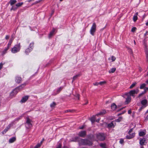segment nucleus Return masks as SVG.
<instances>
[{
    "instance_id": "1",
    "label": "nucleus",
    "mask_w": 148,
    "mask_h": 148,
    "mask_svg": "<svg viewBox=\"0 0 148 148\" xmlns=\"http://www.w3.org/2000/svg\"><path fill=\"white\" fill-rule=\"evenodd\" d=\"M21 47L20 43L15 45L12 49L11 51L12 53H14L19 51Z\"/></svg>"
},
{
    "instance_id": "2",
    "label": "nucleus",
    "mask_w": 148,
    "mask_h": 148,
    "mask_svg": "<svg viewBox=\"0 0 148 148\" xmlns=\"http://www.w3.org/2000/svg\"><path fill=\"white\" fill-rule=\"evenodd\" d=\"M139 92V90L138 89L136 90H130L129 92L125 94V95H128L130 97L132 96L134 97H135V94H137Z\"/></svg>"
},
{
    "instance_id": "3",
    "label": "nucleus",
    "mask_w": 148,
    "mask_h": 148,
    "mask_svg": "<svg viewBox=\"0 0 148 148\" xmlns=\"http://www.w3.org/2000/svg\"><path fill=\"white\" fill-rule=\"evenodd\" d=\"M96 25L95 23L92 24V25L90 30V33L92 36L94 35V33L96 30Z\"/></svg>"
},
{
    "instance_id": "4",
    "label": "nucleus",
    "mask_w": 148,
    "mask_h": 148,
    "mask_svg": "<svg viewBox=\"0 0 148 148\" xmlns=\"http://www.w3.org/2000/svg\"><path fill=\"white\" fill-rule=\"evenodd\" d=\"M31 122V120L29 118H27L25 124V126L27 128H29L32 126Z\"/></svg>"
},
{
    "instance_id": "5",
    "label": "nucleus",
    "mask_w": 148,
    "mask_h": 148,
    "mask_svg": "<svg viewBox=\"0 0 148 148\" xmlns=\"http://www.w3.org/2000/svg\"><path fill=\"white\" fill-rule=\"evenodd\" d=\"M97 138L100 140H103L105 139V138L104 134L99 133L97 135Z\"/></svg>"
},
{
    "instance_id": "6",
    "label": "nucleus",
    "mask_w": 148,
    "mask_h": 148,
    "mask_svg": "<svg viewBox=\"0 0 148 148\" xmlns=\"http://www.w3.org/2000/svg\"><path fill=\"white\" fill-rule=\"evenodd\" d=\"M81 141L82 144L84 145H92V143L90 141L88 140H84L82 139L81 140Z\"/></svg>"
},
{
    "instance_id": "7",
    "label": "nucleus",
    "mask_w": 148,
    "mask_h": 148,
    "mask_svg": "<svg viewBox=\"0 0 148 148\" xmlns=\"http://www.w3.org/2000/svg\"><path fill=\"white\" fill-rule=\"evenodd\" d=\"M34 45V43H30L29 45V47L26 49L25 52L27 54L30 52L32 50Z\"/></svg>"
},
{
    "instance_id": "8",
    "label": "nucleus",
    "mask_w": 148,
    "mask_h": 148,
    "mask_svg": "<svg viewBox=\"0 0 148 148\" xmlns=\"http://www.w3.org/2000/svg\"><path fill=\"white\" fill-rule=\"evenodd\" d=\"M126 97L127 98H126V101H125V103L126 104L129 103L130 101L131 100V97L128 95H125V94L124 95V97Z\"/></svg>"
},
{
    "instance_id": "9",
    "label": "nucleus",
    "mask_w": 148,
    "mask_h": 148,
    "mask_svg": "<svg viewBox=\"0 0 148 148\" xmlns=\"http://www.w3.org/2000/svg\"><path fill=\"white\" fill-rule=\"evenodd\" d=\"M116 124L115 121H113L111 123L108 124V127L109 128H114Z\"/></svg>"
},
{
    "instance_id": "10",
    "label": "nucleus",
    "mask_w": 148,
    "mask_h": 148,
    "mask_svg": "<svg viewBox=\"0 0 148 148\" xmlns=\"http://www.w3.org/2000/svg\"><path fill=\"white\" fill-rule=\"evenodd\" d=\"M12 124H10L2 132L3 134H5L8 131L10 128L12 126Z\"/></svg>"
},
{
    "instance_id": "11",
    "label": "nucleus",
    "mask_w": 148,
    "mask_h": 148,
    "mask_svg": "<svg viewBox=\"0 0 148 148\" xmlns=\"http://www.w3.org/2000/svg\"><path fill=\"white\" fill-rule=\"evenodd\" d=\"M15 81L16 83H19L22 81V78L19 76H16L15 77Z\"/></svg>"
},
{
    "instance_id": "12",
    "label": "nucleus",
    "mask_w": 148,
    "mask_h": 148,
    "mask_svg": "<svg viewBox=\"0 0 148 148\" xmlns=\"http://www.w3.org/2000/svg\"><path fill=\"white\" fill-rule=\"evenodd\" d=\"M86 135V132L85 131H81L78 134L80 137H84Z\"/></svg>"
},
{
    "instance_id": "13",
    "label": "nucleus",
    "mask_w": 148,
    "mask_h": 148,
    "mask_svg": "<svg viewBox=\"0 0 148 148\" xmlns=\"http://www.w3.org/2000/svg\"><path fill=\"white\" fill-rule=\"evenodd\" d=\"M139 143L140 145H145V143H146V139L145 138H143L141 139Z\"/></svg>"
},
{
    "instance_id": "14",
    "label": "nucleus",
    "mask_w": 148,
    "mask_h": 148,
    "mask_svg": "<svg viewBox=\"0 0 148 148\" xmlns=\"http://www.w3.org/2000/svg\"><path fill=\"white\" fill-rule=\"evenodd\" d=\"M135 135V134L134 133H132L130 135H127L126 136V138L127 139H130L133 138Z\"/></svg>"
},
{
    "instance_id": "15",
    "label": "nucleus",
    "mask_w": 148,
    "mask_h": 148,
    "mask_svg": "<svg viewBox=\"0 0 148 148\" xmlns=\"http://www.w3.org/2000/svg\"><path fill=\"white\" fill-rule=\"evenodd\" d=\"M147 100L146 99H144L141 101V103L143 106L146 107L147 106Z\"/></svg>"
},
{
    "instance_id": "16",
    "label": "nucleus",
    "mask_w": 148,
    "mask_h": 148,
    "mask_svg": "<svg viewBox=\"0 0 148 148\" xmlns=\"http://www.w3.org/2000/svg\"><path fill=\"white\" fill-rule=\"evenodd\" d=\"M28 96H25L22 98L20 102L22 103H25L28 99Z\"/></svg>"
},
{
    "instance_id": "17",
    "label": "nucleus",
    "mask_w": 148,
    "mask_h": 148,
    "mask_svg": "<svg viewBox=\"0 0 148 148\" xmlns=\"http://www.w3.org/2000/svg\"><path fill=\"white\" fill-rule=\"evenodd\" d=\"M146 134V131L144 130V131H140L139 133V136H142L145 135Z\"/></svg>"
},
{
    "instance_id": "18",
    "label": "nucleus",
    "mask_w": 148,
    "mask_h": 148,
    "mask_svg": "<svg viewBox=\"0 0 148 148\" xmlns=\"http://www.w3.org/2000/svg\"><path fill=\"white\" fill-rule=\"evenodd\" d=\"M62 87H60L58 88L57 89V90H56V93L54 92L53 94V95H56L57 94L59 93L60 92V91L62 90Z\"/></svg>"
},
{
    "instance_id": "19",
    "label": "nucleus",
    "mask_w": 148,
    "mask_h": 148,
    "mask_svg": "<svg viewBox=\"0 0 148 148\" xmlns=\"http://www.w3.org/2000/svg\"><path fill=\"white\" fill-rule=\"evenodd\" d=\"M55 31V29L54 28H53L52 30L50 32L49 34V38L51 37L54 34V32Z\"/></svg>"
},
{
    "instance_id": "20",
    "label": "nucleus",
    "mask_w": 148,
    "mask_h": 148,
    "mask_svg": "<svg viewBox=\"0 0 148 148\" xmlns=\"http://www.w3.org/2000/svg\"><path fill=\"white\" fill-rule=\"evenodd\" d=\"M106 111L105 110H103L100 112L99 113L97 114L96 115H102L105 114L106 113Z\"/></svg>"
},
{
    "instance_id": "21",
    "label": "nucleus",
    "mask_w": 148,
    "mask_h": 148,
    "mask_svg": "<svg viewBox=\"0 0 148 148\" xmlns=\"http://www.w3.org/2000/svg\"><path fill=\"white\" fill-rule=\"evenodd\" d=\"M16 140V138L15 137H12L9 140V143H13Z\"/></svg>"
},
{
    "instance_id": "22",
    "label": "nucleus",
    "mask_w": 148,
    "mask_h": 148,
    "mask_svg": "<svg viewBox=\"0 0 148 148\" xmlns=\"http://www.w3.org/2000/svg\"><path fill=\"white\" fill-rule=\"evenodd\" d=\"M96 115L93 116H92L90 119V120L91 121V122L93 123H94L96 120Z\"/></svg>"
},
{
    "instance_id": "23",
    "label": "nucleus",
    "mask_w": 148,
    "mask_h": 148,
    "mask_svg": "<svg viewBox=\"0 0 148 148\" xmlns=\"http://www.w3.org/2000/svg\"><path fill=\"white\" fill-rule=\"evenodd\" d=\"M116 108V106L114 103H113L111 106L112 109L113 110H115Z\"/></svg>"
},
{
    "instance_id": "24",
    "label": "nucleus",
    "mask_w": 148,
    "mask_h": 148,
    "mask_svg": "<svg viewBox=\"0 0 148 148\" xmlns=\"http://www.w3.org/2000/svg\"><path fill=\"white\" fill-rule=\"evenodd\" d=\"M16 2L17 1L16 0H10L9 2V3L11 5H12Z\"/></svg>"
},
{
    "instance_id": "25",
    "label": "nucleus",
    "mask_w": 148,
    "mask_h": 148,
    "mask_svg": "<svg viewBox=\"0 0 148 148\" xmlns=\"http://www.w3.org/2000/svg\"><path fill=\"white\" fill-rule=\"evenodd\" d=\"M116 70L115 68H113L109 71V73H114Z\"/></svg>"
},
{
    "instance_id": "26",
    "label": "nucleus",
    "mask_w": 148,
    "mask_h": 148,
    "mask_svg": "<svg viewBox=\"0 0 148 148\" xmlns=\"http://www.w3.org/2000/svg\"><path fill=\"white\" fill-rule=\"evenodd\" d=\"M9 47H7L5 48L2 51V54L3 55H4L5 53H7V51L9 49Z\"/></svg>"
},
{
    "instance_id": "27",
    "label": "nucleus",
    "mask_w": 148,
    "mask_h": 148,
    "mask_svg": "<svg viewBox=\"0 0 148 148\" xmlns=\"http://www.w3.org/2000/svg\"><path fill=\"white\" fill-rule=\"evenodd\" d=\"M138 14V13L137 12L135 14L134 16L133 19L134 21H136L137 20V15Z\"/></svg>"
},
{
    "instance_id": "28",
    "label": "nucleus",
    "mask_w": 148,
    "mask_h": 148,
    "mask_svg": "<svg viewBox=\"0 0 148 148\" xmlns=\"http://www.w3.org/2000/svg\"><path fill=\"white\" fill-rule=\"evenodd\" d=\"M137 83L136 82H134L130 86V89H132L134 87H135V86L136 85Z\"/></svg>"
},
{
    "instance_id": "29",
    "label": "nucleus",
    "mask_w": 148,
    "mask_h": 148,
    "mask_svg": "<svg viewBox=\"0 0 148 148\" xmlns=\"http://www.w3.org/2000/svg\"><path fill=\"white\" fill-rule=\"evenodd\" d=\"M23 2L18 3L16 4V6L17 7V8L21 6L23 4Z\"/></svg>"
},
{
    "instance_id": "30",
    "label": "nucleus",
    "mask_w": 148,
    "mask_h": 148,
    "mask_svg": "<svg viewBox=\"0 0 148 148\" xmlns=\"http://www.w3.org/2000/svg\"><path fill=\"white\" fill-rule=\"evenodd\" d=\"M12 7L10 9L11 10H15L17 8V7L16 6V5H12Z\"/></svg>"
},
{
    "instance_id": "31",
    "label": "nucleus",
    "mask_w": 148,
    "mask_h": 148,
    "mask_svg": "<svg viewBox=\"0 0 148 148\" xmlns=\"http://www.w3.org/2000/svg\"><path fill=\"white\" fill-rule=\"evenodd\" d=\"M26 85V84L25 83H24L17 88V89L20 88H22L24 87Z\"/></svg>"
},
{
    "instance_id": "32",
    "label": "nucleus",
    "mask_w": 148,
    "mask_h": 148,
    "mask_svg": "<svg viewBox=\"0 0 148 148\" xmlns=\"http://www.w3.org/2000/svg\"><path fill=\"white\" fill-rule=\"evenodd\" d=\"M79 75H80L78 74V75H76L74 76L73 77V80L72 81V82H73V81L74 80H75L77 79V78L78 77H79Z\"/></svg>"
},
{
    "instance_id": "33",
    "label": "nucleus",
    "mask_w": 148,
    "mask_h": 148,
    "mask_svg": "<svg viewBox=\"0 0 148 148\" xmlns=\"http://www.w3.org/2000/svg\"><path fill=\"white\" fill-rule=\"evenodd\" d=\"M146 86V84H141L140 86V89H143Z\"/></svg>"
},
{
    "instance_id": "34",
    "label": "nucleus",
    "mask_w": 148,
    "mask_h": 148,
    "mask_svg": "<svg viewBox=\"0 0 148 148\" xmlns=\"http://www.w3.org/2000/svg\"><path fill=\"white\" fill-rule=\"evenodd\" d=\"M106 83V82L105 81L101 82L99 83V84L101 85H103Z\"/></svg>"
},
{
    "instance_id": "35",
    "label": "nucleus",
    "mask_w": 148,
    "mask_h": 148,
    "mask_svg": "<svg viewBox=\"0 0 148 148\" xmlns=\"http://www.w3.org/2000/svg\"><path fill=\"white\" fill-rule=\"evenodd\" d=\"M56 105V103L54 102H52L50 104V107L51 108H53L54 107V106Z\"/></svg>"
},
{
    "instance_id": "36",
    "label": "nucleus",
    "mask_w": 148,
    "mask_h": 148,
    "mask_svg": "<svg viewBox=\"0 0 148 148\" xmlns=\"http://www.w3.org/2000/svg\"><path fill=\"white\" fill-rule=\"evenodd\" d=\"M100 146L103 148H106V145L104 143H101Z\"/></svg>"
},
{
    "instance_id": "37",
    "label": "nucleus",
    "mask_w": 148,
    "mask_h": 148,
    "mask_svg": "<svg viewBox=\"0 0 148 148\" xmlns=\"http://www.w3.org/2000/svg\"><path fill=\"white\" fill-rule=\"evenodd\" d=\"M122 119L121 117H119L118 119H117L115 120V121L117 122H119L121 121Z\"/></svg>"
},
{
    "instance_id": "38",
    "label": "nucleus",
    "mask_w": 148,
    "mask_h": 148,
    "mask_svg": "<svg viewBox=\"0 0 148 148\" xmlns=\"http://www.w3.org/2000/svg\"><path fill=\"white\" fill-rule=\"evenodd\" d=\"M17 88L16 89L14 90L13 91V92L14 93H15L16 94L17 93V90H18V91L20 90V89H21L22 88H19V89H17Z\"/></svg>"
},
{
    "instance_id": "39",
    "label": "nucleus",
    "mask_w": 148,
    "mask_h": 148,
    "mask_svg": "<svg viewBox=\"0 0 148 148\" xmlns=\"http://www.w3.org/2000/svg\"><path fill=\"white\" fill-rule=\"evenodd\" d=\"M145 93V91L144 92H142V93L138 95V97H140L141 96L143 95Z\"/></svg>"
},
{
    "instance_id": "40",
    "label": "nucleus",
    "mask_w": 148,
    "mask_h": 148,
    "mask_svg": "<svg viewBox=\"0 0 148 148\" xmlns=\"http://www.w3.org/2000/svg\"><path fill=\"white\" fill-rule=\"evenodd\" d=\"M111 60L112 62L116 60V58L113 56H112L111 57Z\"/></svg>"
},
{
    "instance_id": "41",
    "label": "nucleus",
    "mask_w": 148,
    "mask_h": 148,
    "mask_svg": "<svg viewBox=\"0 0 148 148\" xmlns=\"http://www.w3.org/2000/svg\"><path fill=\"white\" fill-rule=\"evenodd\" d=\"M4 63V62H2L0 63V70L2 68L3 65Z\"/></svg>"
},
{
    "instance_id": "42",
    "label": "nucleus",
    "mask_w": 148,
    "mask_h": 148,
    "mask_svg": "<svg viewBox=\"0 0 148 148\" xmlns=\"http://www.w3.org/2000/svg\"><path fill=\"white\" fill-rule=\"evenodd\" d=\"M136 27H133L131 29V31L132 32H134L136 31Z\"/></svg>"
},
{
    "instance_id": "43",
    "label": "nucleus",
    "mask_w": 148,
    "mask_h": 148,
    "mask_svg": "<svg viewBox=\"0 0 148 148\" xmlns=\"http://www.w3.org/2000/svg\"><path fill=\"white\" fill-rule=\"evenodd\" d=\"M12 43V42L9 41V42H8V44L7 47L9 48L10 47V46Z\"/></svg>"
},
{
    "instance_id": "44",
    "label": "nucleus",
    "mask_w": 148,
    "mask_h": 148,
    "mask_svg": "<svg viewBox=\"0 0 148 148\" xmlns=\"http://www.w3.org/2000/svg\"><path fill=\"white\" fill-rule=\"evenodd\" d=\"M133 129L132 128L130 129L128 132L129 134L130 135V134H132L131 132L133 131Z\"/></svg>"
},
{
    "instance_id": "45",
    "label": "nucleus",
    "mask_w": 148,
    "mask_h": 148,
    "mask_svg": "<svg viewBox=\"0 0 148 148\" xmlns=\"http://www.w3.org/2000/svg\"><path fill=\"white\" fill-rule=\"evenodd\" d=\"M99 82H96L95 83H93V84L94 86H98L99 84Z\"/></svg>"
},
{
    "instance_id": "46",
    "label": "nucleus",
    "mask_w": 148,
    "mask_h": 148,
    "mask_svg": "<svg viewBox=\"0 0 148 148\" xmlns=\"http://www.w3.org/2000/svg\"><path fill=\"white\" fill-rule=\"evenodd\" d=\"M123 142L124 140L123 139H121L119 141L120 143L121 144H122L123 143Z\"/></svg>"
},
{
    "instance_id": "47",
    "label": "nucleus",
    "mask_w": 148,
    "mask_h": 148,
    "mask_svg": "<svg viewBox=\"0 0 148 148\" xmlns=\"http://www.w3.org/2000/svg\"><path fill=\"white\" fill-rule=\"evenodd\" d=\"M145 107H144V106H142L139 109V111H141V110L143 109Z\"/></svg>"
},
{
    "instance_id": "48",
    "label": "nucleus",
    "mask_w": 148,
    "mask_h": 148,
    "mask_svg": "<svg viewBox=\"0 0 148 148\" xmlns=\"http://www.w3.org/2000/svg\"><path fill=\"white\" fill-rule=\"evenodd\" d=\"M42 143V141L41 142V143L40 144H39V143H38V144H37L36 146H37V147H38V148H39L40 146V145H41Z\"/></svg>"
},
{
    "instance_id": "49",
    "label": "nucleus",
    "mask_w": 148,
    "mask_h": 148,
    "mask_svg": "<svg viewBox=\"0 0 148 148\" xmlns=\"http://www.w3.org/2000/svg\"><path fill=\"white\" fill-rule=\"evenodd\" d=\"M9 38V36L8 35H6L5 37V39H8Z\"/></svg>"
},
{
    "instance_id": "50",
    "label": "nucleus",
    "mask_w": 148,
    "mask_h": 148,
    "mask_svg": "<svg viewBox=\"0 0 148 148\" xmlns=\"http://www.w3.org/2000/svg\"><path fill=\"white\" fill-rule=\"evenodd\" d=\"M79 95L77 94V95L76 97L79 100Z\"/></svg>"
},
{
    "instance_id": "51",
    "label": "nucleus",
    "mask_w": 148,
    "mask_h": 148,
    "mask_svg": "<svg viewBox=\"0 0 148 148\" xmlns=\"http://www.w3.org/2000/svg\"><path fill=\"white\" fill-rule=\"evenodd\" d=\"M42 0H39L38 1H36V2H35V3H39V2H40V1H42Z\"/></svg>"
},
{
    "instance_id": "52",
    "label": "nucleus",
    "mask_w": 148,
    "mask_h": 148,
    "mask_svg": "<svg viewBox=\"0 0 148 148\" xmlns=\"http://www.w3.org/2000/svg\"><path fill=\"white\" fill-rule=\"evenodd\" d=\"M61 144H60L56 148H61Z\"/></svg>"
},
{
    "instance_id": "53",
    "label": "nucleus",
    "mask_w": 148,
    "mask_h": 148,
    "mask_svg": "<svg viewBox=\"0 0 148 148\" xmlns=\"http://www.w3.org/2000/svg\"><path fill=\"white\" fill-rule=\"evenodd\" d=\"M71 111L70 110H67L65 111V112H71Z\"/></svg>"
},
{
    "instance_id": "54",
    "label": "nucleus",
    "mask_w": 148,
    "mask_h": 148,
    "mask_svg": "<svg viewBox=\"0 0 148 148\" xmlns=\"http://www.w3.org/2000/svg\"><path fill=\"white\" fill-rule=\"evenodd\" d=\"M84 127V126H82L80 127H79V129H83Z\"/></svg>"
},
{
    "instance_id": "55",
    "label": "nucleus",
    "mask_w": 148,
    "mask_h": 148,
    "mask_svg": "<svg viewBox=\"0 0 148 148\" xmlns=\"http://www.w3.org/2000/svg\"><path fill=\"white\" fill-rule=\"evenodd\" d=\"M146 55L147 58L148 57V53H147V51H146Z\"/></svg>"
},
{
    "instance_id": "56",
    "label": "nucleus",
    "mask_w": 148,
    "mask_h": 148,
    "mask_svg": "<svg viewBox=\"0 0 148 148\" xmlns=\"http://www.w3.org/2000/svg\"><path fill=\"white\" fill-rule=\"evenodd\" d=\"M128 112L129 114H130L132 112L131 110H129L128 111Z\"/></svg>"
},
{
    "instance_id": "57",
    "label": "nucleus",
    "mask_w": 148,
    "mask_h": 148,
    "mask_svg": "<svg viewBox=\"0 0 148 148\" xmlns=\"http://www.w3.org/2000/svg\"><path fill=\"white\" fill-rule=\"evenodd\" d=\"M100 119L99 118L98 119L96 120L95 121L97 122H99V120H100Z\"/></svg>"
},
{
    "instance_id": "58",
    "label": "nucleus",
    "mask_w": 148,
    "mask_h": 148,
    "mask_svg": "<svg viewBox=\"0 0 148 148\" xmlns=\"http://www.w3.org/2000/svg\"><path fill=\"white\" fill-rule=\"evenodd\" d=\"M139 69L140 72H141L142 71V69L140 67H139Z\"/></svg>"
},
{
    "instance_id": "59",
    "label": "nucleus",
    "mask_w": 148,
    "mask_h": 148,
    "mask_svg": "<svg viewBox=\"0 0 148 148\" xmlns=\"http://www.w3.org/2000/svg\"><path fill=\"white\" fill-rule=\"evenodd\" d=\"M13 38H11L10 40H9V41L10 42H12V41H13Z\"/></svg>"
},
{
    "instance_id": "60",
    "label": "nucleus",
    "mask_w": 148,
    "mask_h": 148,
    "mask_svg": "<svg viewBox=\"0 0 148 148\" xmlns=\"http://www.w3.org/2000/svg\"><path fill=\"white\" fill-rule=\"evenodd\" d=\"M13 38H11L10 40H9V41L10 42H12V41H13Z\"/></svg>"
},
{
    "instance_id": "61",
    "label": "nucleus",
    "mask_w": 148,
    "mask_h": 148,
    "mask_svg": "<svg viewBox=\"0 0 148 148\" xmlns=\"http://www.w3.org/2000/svg\"><path fill=\"white\" fill-rule=\"evenodd\" d=\"M148 33V32L147 31L146 32V33L144 34L145 36H146L147 35Z\"/></svg>"
},
{
    "instance_id": "62",
    "label": "nucleus",
    "mask_w": 148,
    "mask_h": 148,
    "mask_svg": "<svg viewBox=\"0 0 148 148\" xmlns=\"http://www.w3.org/2000/svg\"><path fill=\"white\" fill-rule=\"evenodd\" d=\"M125 112H126V111H124L122 113H121V114H119V115H120V114H124V113H125Z\"/></svg>"
},
{
    "instance_id": "63",
    "label": "nucleus",
    "mask_w": 148,
    "mask_h": 148,
    "mask_svg": "<svg viewBox=\"0 0 148 148\" xmlns=\"http://www.w3.org/2000/svg\"><path fill=\"white\" fill-rule=\"evenodd\" d=\"M146 82L147 84H148V80L146 81Z\"/></svg>"
},
{
    "instance_id": "64",
    "label": "nucleus",
    "mask_w": 148,
    "mask_h": 148,
    "mask_svg": "<svg viewBox=\"0 0 148 148\" xmlns=\"http://www.w3.org/2000/svg\"><path fill=\"white\" fill-rule=\"evenodd\" d=\"M146 25H148V21L146 23Z\"/></svg>"
}]
</instances>
